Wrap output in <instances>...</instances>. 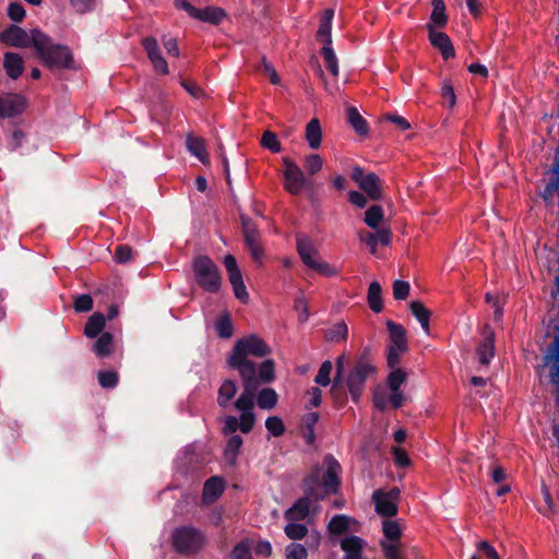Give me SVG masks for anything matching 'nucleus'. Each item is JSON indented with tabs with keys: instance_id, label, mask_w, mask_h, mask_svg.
<instances>
[{
	"instance_id": "1",
	"label": "nucleus",
	"mask_w": 559,
	"mask_h": 559,
	"mask_svg": "<svg viewBox=\"0 0 559 559\" xmlns=\"http://www.w3.org/2000/svg\"><path fill=\"white\" fill-rule=\"evenodd\" d=\"M341 473L342 466L338 461L332 454L325 455L322 465L316 464L302 479L305 496L285 512V519L304 520L309 514L312 501H322L330 495H337L341 490Z\"/></svg>"
},
{
	"instance_id": "2",
	"label": "nucleus",
	"mask_w": 559,
	"mask_h": 559,
	"mask_svg": "<svg viewBox=\"0 0 559 559\" xmlns=\"http://www.w3.org/2000/svg\"><path fill=\"white\" fill-rule=\"evenodd\" d=\"M35 35V51L46 67L72 68L73 56L67 46L53 44L51 37L44 32H36Z\"/></svg>"
},
{
	"instance_id": "3",
	"label": "nucleus",
	"mask_w": 559,
	"mask_h": 559,
	"mask_svg": "<svg viewBox=\"0 0 559 559\" xmlns=\"http://www.w3.org/2000/svg\"><path fill=\"white\" fill-rule=\"evenodd\" d=\"M171 545L178 555L191 557L203 550L207 545V537L193 525H181L173 531Z\"/></svg>"
},
{
	"instance_id": "4",
	"label": "nucleus",
	"mask_w": 559,
	"mask_h": 559,
	"mask_svg": "<svg viewBox=\"0 0 559 559\" xmlns=\"http://www.w3.org/2000/svg\"><path fill=\"white\" fill-rule=\"evenodd\" d=\"M194 281L200 288L210 294H217L222 286L218 266L207 255H198L192 263Z\"/></svg>"
},
{
	"instance_id": "5",
	"label": "nucleus",
	"mask_w": 559,
	"mask_h": 559,
	"mask_svg": "<svg viewBox=\"0 0 559 559\" xmlns=\"http://www.w3.org/2000/svg\"><path fill=\"white\" fill-rule=\"evenodd\" d=\"M240 221L245 246L249 251L253 262L257 263L258 265H262L265 257V251L262 243L261 233L257 224L248 215L240 214Z\"/></svg>"
},
{
	"instance_id": "6",
	"label": "nucleus",
	"mask_w": 559,
	"mask_h": 559,
	"mask_svg": "<svg viewBox=\"0 0 559 559\" xmlns=\"http://www.w3.org/2000/svg\"><path fill=\"white\" fill-rule=\"evenodd\" d=\"M296 250L302 261V263L309 269L318 272L324 276H332L336 272L334 267L324 261H318L314 255L318 254L317 249L313 247L312 240L308 236L297 235L296 237Z\"/></svg>"
},
{
	"instance_id": "7",
	"label": "nucleus",
	"mask_w": 559,
	"mask_h": 559,
	"mask_svg": "<svg viewBox=\"0 0 559 559\" xmlns=\"http://www.w3.org/2000/svg\"><path fill=\"white\" fill-rule=\"evenodd\" d=\"M350 177L370 200H383V181L376 173H365L361 166L355 165Z\"/></svg>"
},
{
	"instance_id": "8",
	"label": "nucleus",
	"mask_w": 559,
	"mask_h": 559,
	"mask_svg": "<svg viewBox=\"0 0 559 559\" xmlns=\"http://www.w3.org/2000/svg\"><path fill=\"white\" fill-rule=\"evenodd\" d=\"M269 352H233V355L228 359V366L231 369H237L245 381L247 386H255L257 381V368L255 364L248 359V354L263 357Z\"/></svg>"
},
{
	"instance_id": "9",
	"label": "nucleus",
	"mask_w": 559,
	"mask_h": 559,
	"mask_svg": "<svg viewBox=\"0 0 559 559\" xmlns=\"http://www.w3.org/2000/svg\"><path fill=\"white\" fill-rule=\"evenodd\" d=\"M374 373L376 367L362 360H359L349 371L346 384L353 402H359V399L365 390L367 379Z\"/></svg>"
},
{
	"instance_id": "10",
	"label": "nucleus",
	"mask_w": 559,
	"mask_h": 559,
	"mask_svg": "<svg viewBox=\"0 0 559 559\" xmlns=\"http://www.w3.org/2000/svg\"><path fill=\"white\" fill-rule=\"evenodd\" d=\"M401 498V490L397 487H392L389 491L377 489L372 493V501L374 503L376 512L380 516L392 518L397 514V503Z\"/></svg>"
},
{
	"instance_id": "11",
	"label": "nucleus",
	"mask_w": 559,
	"mask_h": 559,
	"mask_svg": "<svg viewBox=\"0 0 559 559\" xmlns=\"http://www.w3.org/2000/svg\"><path fill=\"white\" fill-rule=\"evenodd\" d=\"M41 32L39 28H33L27 33L24 28L11 24L0 33V43L17 48L33 47L35 49V33Z\"/></svg>"
},
{
	"instance_id": "12",
	"label": "nucleus",
	"mask_w": 559,
	"mask_h": 559,
	"mask_svg": "<svg viewBox=\"0 0 559 559\" xmlns=\"http://www.w3.org/2000/svg\"><path fill=\"white\" fill-rule=\"evenodd\" d=\"M224 265L227 271L228 280L233 286L235 297L242 304L249 300V294L242 280L241 271L234 255L227 254L224 258Z\"/></svg>"
},
{
	"instance_id": "13",
	"label": "nucleus",
	"mask_w": 559,
	"mask_h": 559,
	"mask_svg": "<svg viewBox=\"0 0 559 559\" xmlns=\"http://www.w3.org/2000/svg\"><path fill=\"white\" fill-rule=\"evenodd\" d=\"M283 163L285 165V189L289 193L298 195L307 185L305 174L301 168L290 158L285 157Z\"/></svg>"
},
{
	"instance_id": "14",
	"label": "nucleus",
	"mask_w": 559,
	"mask_h": 559,
	"mask_svg": "<svg viewBox=\"0 0 559 559\" xmlns=\"http://www.w3.org/2000/svg\"><path fill=\"white\" fill-rule=\"evenodd\" d=\"M26 100L20 94L0 96V119L14 118L25 109Z\"/></svg>"
},
{
	"instance_id": "15",
	"label": "nucleus",
	"mask_w": 559,
	"mask_h": 559,
	"mask_svg": "<svg viewBox=\"0 0 559 559\" xmlns=\"http://www.w3.org/2000/svg\"><path fill=\"white\" fill-rule=\"evenodd\" d=\"M430 44L440 51L442 58L448 60L455 56L451 38L443 32H437L432 25H426Z\"/></svg>"
},
{
	"instance_id": "16",
	"label": "nucleus",
	"mask_w": 559,
	"mask_h": 559,
	"mask_svg": "<svg viewBox=\"0 0 559 559\" xmlns=\"http://www.w3.org/2000/svg\"><path fill=\"white\" fill-rule=\"evenodd\" d=\"M389 345L386 349H407V336L405 328L394 321H386Z\"/></svg>"
},
{
	"instance_id": "17",
	"label": "nucleus",
	"mask_w": 559,
	"mask_h": 559,
	"mask_svg": "<svg viewBox=\"0 0 559 559\" xmlns=\"http://www.w3.org/2000/svg\"><path fill=\"white\" fill-rule=\"evenodd\" d=\"M225 489V483L222 477L213 476L209 478L204 486L202 492V500L204 503L211 504L216 501Z\"/></svg>"
},
{
	"instance_id": "18",
	"label": "nucleus",
	"mask_w": 559,
	"mask_h": 559,
	"mask_svg": "<svg viewBox=\"0 0 559 559\" xmlns=\"http://www.w3.org/2000/svg\"><path fill=\"white\" fill-rule=\"evenodd\" d=\"M364 539L356 535L343 538L340 543L341 549L345 552L343 559H362Z\"/></svg>"
},
{
	"instance_id": "19",
	"label": "nucleus",
	"mask_w": 559,
	"mask_h": 559,
	"mask_svg": "<svg viewBox=\"0 0 559 559\" xmlns=\"http://www.w3.org/2000/svg\"><path fill=\"white\" fill-rule=\"evenodd\" d=\"M3 68L10 79L16 80L24 71L23 58L16 52L8 51L3 56Z\"/></svg>"
},
{
	"instance_id": "20",
	"label": "nucleus",
	"mask_w": 559,
	"mask_h": 559,
	"mask_svg": "<svg viewBox=\"0 0 559 559\" xmlns=\"http://www.w3.org/2000/svg\"><path fill=\"white\" fill-rule=\"evenodd\" d=\"M334 17L333 9H325L320 17L319 28L316 37L323 45H332V20Z\"/></svg>"
},
{
	"instance_id": "21",
	"label": "nucleus",
	"mask_w": 559,
	"mask_h": 559,
	"mask_svg": "<svg viewBox=\"0 0 559 559\" xmlns=\"http://www.w3.org/2000/svg\"><path fill=\"white\" fill-rule=\"evenodd\" d=\"M409 311L414 318L420 323L423 330L429 334V322L431 311L419 300H413L409 304Z\"/></svg>"
},
{
	"instance_id": "22",
	"label": "nucleus",
	"mask_w": 559,
	"mask_h": 559,
	"mask_svg": "<svg viewBox=\"0 0 559 559\" xmlns=\"http://www.w3.org/2000/svg\"><path fill=\"white\" fill-rule=\"evenodd\" d=\"M305 138L312 150L320 147L322 142V129L319 119L312 118L307 123Z\"/></svg>"
},
{
	"instance_id": "23",
	"label": "nucleus",
	"mask_w": 559,
	"mask_h": 559,
	"mask_svg": "<svg viewBox=\"0 0 559 559\" xmlns=\"http://www.w3.org/2000/svg\"><path fill=\"white\" fill-rule=\"evenodd\" d=\"M367 301H368L369 308L374 313L382 312V310H383L382 287L379 282L373 281L369 284L368 293H367Z\"/></svg>"
},
{
	"instance_id": "24",
	"label": "nucleus",
	"mask_w": 559,
	"mask_h": 559,
	"mask_svg": "<svg viewBox=\"0 0 559 559\" xmlns=\"http://www.w3.org/2000/svg\"><path fill=\"white\" fill-rule=\"evenodd\" d=\"M227 16L224 9L219 7H206L200 9L195 20L218 25Z\"/></svg>"
},
{
	"instance_id": "25",
	"label": "nucleus",
	"mask_w": 559,
	"mask_h": 559,
	"mask_svg": "<svg viewBox=\"0 0 559 559\" xmlns=\"http://www.w3.org/2000/svg\"><path fill=\"white\" fill-rule=\"evenodd\" d=\"M432 12L430 15V21L427 25H432L436 27L442 28L448 24V14L445 13V4L443 0H432Z\"/></svg>"
},
{
	"instance_id": "26",
	"label": "nucleus",
	"mask_w": 559,
	"mask_h": 559,
	"mask_svg": "<svg viewBox=\"0 0 559 559\" xmlns=\"http://www.w3.org/2000/svg\"><path fill=\"white\" fill-rule=\"evenodd\" d=\"M347 122L358 135L365 136L368 134V122L354 106L347 108Z\"/></svg>"
},
{
	"instance_id": "27",
	"label": "nucleus",
	"mask_w": 559,
	"mask_h": 559,
	"mask_svg": "<svg viewBox=\"0 0 559 559\" xmlns=\"http://www.w3.org/2000/svg\"><path fill=\"white\" fill-rule=\"evenodd\" d=\"M186 145L188 151L195 156L201 163L205 164L207 154L204 140L192 134L187 135Z\"/></svg>"
},
{
	"instance_id": "28",
	"label": "nucleus",
	"mask_w": 559,
	"mask_h": 559,
	"mask_svg": "<svg viewBox=\"0 0 559 559\" xmlns=\"http://www.w3.org/2000/svg\"><path fill=\"white\" fill-rule=\"evenodd\" d=\"M543 367L549 366L550 382L559 388V352H545Z\"/></svg>"
},
{
	"instance_id": "29",
	"label": "nucleus",
	"mask_w": 559,
	"mask_h": 559,
	"mask_svg": "<svg viewBox=\"0 0 559 559\" xmlns=\"http://www.w3.org/2000/svg\"><path fill=\"white\" fill-rule=\"evenodd\" d=\"M106 318L100 312L93 313L84 326V334L90 338L98 336L105 326Z\"/></svg>"
},
{
	"instance_id": "30",
	"label": "nucleus",
	"mask_w": 559,
	"mask_h": 559,
	"mask_svg": "<svg viewBox=\"0 0 559 559\" xmlns=\"http://www.w3.org/2000/svg\"><path fill=\"white\" fill-rule=\"evenodd\" d=\"M236 382L233 380H225L218 389L217 404L221 407H226L237 393Z\"/></svg>"
},
{
	"instance_id": "31",
	"label": "nucleus",
	"mask_w": 559,
	"mask_h": 559,
	"mask_svg": "<svg viewBox=\"0 0 559 559\" xmlns=\"http://www.w3.org/2000/svg\"><path fill=\"white\" fill-rule=\"evenodd\" d=\"M233 349H270V347L257 334H249L239 338Z\"/></svg>"
},
{
	"instance_id": "32",
	"label": "nucleus",
	"mask_w": 559,
	"mask_h": 559,
	"mask_svg": "<svg viewBox=\"0 0 559 559\" xmlns=\"http://www.w3.org/2000/svg\"><path fill=\"white\" fill-rule=\"evenodd\" d=\"M347 332L348 329L346 323L344 321H341L325 330L324 338L328 342L337 345L346 340Z\"/></svg>"
},
{
	"instance_id": "33",
	"label": "nucleus",
	"mask_w": 559,
	"mask_h": 559,
	"mask_svg": "<svg viewBox=\"0 0 559 559\" xmlns=\"http://www.w3.org/2000/svg\"><path fill=\"white\" fill-rule=\"evenodd\" d=\"M383 218L384 213L382 206L373 204L365 212L364 222L368 227L377 229Z\"/></svg>"
},
{
	"instance_id": "34",
	"label": "nucleus",
	"mask_w": 559,
	"mask_h": 559,
	"mask_svg": "<svg viewBox=\"0 0 559 559\" xmlns=\"http://www.w3.org/2000/svg\"><path fill=\"white\" fill-rule=\"evenodd\" d=\"M349 521V516L345 514H336L330 520L328 530L333 535H342L348 531Z\"/></svg>"
},
{
	"instance_id": "35",
	"label": "nucleus",
	"mask_w": 559,
	"mask_h": 559,
	"mask_svg": "<svg viewBox=\"0 0 559 559\" xmlns=\"http://www.w3.org/2000/svg\"><path fill=\"white\" fill-rule=\"evenodd\" d=\"M277 403V393L272 388L262 389L257 396V404L262 409H271Z\"/></svg>"
},
{
	"instance_id": "36",
	"label": "nucleus",
	"mask_w": 559,
	"mask_h": 559,
	"mask_svg": "<svg viewBox=\"0 0 559 559\" xmlns=\"http://www.w3.org/2000/svg\"><path fill=\"white\" fill-rule=\"evenodd\" d=\"M382 532L388 543H400L402 537V528L396 521L384 520L382 523Z\"/></svg>"
},
{
	"instance_id": "37",
	"label": "nucleus",
	"mask_w": 559,
	"mask_h": 559,
	"mask_svg": "<svg viewBox=\"0 0 559 559\" xmlns=\"http://www.w3.org/2000/svg\"><path fill=\"white\" fill-rule=\"evenodd\" d=\"M241 445H242V438L240 436L234 435L228 439L227 445L225 448V457L229 464H231V465L236 464V460H237V456H238Z\"/></svg>"
},
{
	"instance_id": "38",
	"label": "nucleus",
	"mask_w": 559,
	"mask_h": 559,
	"mask_svg": "<svg viewBox=\"0 0 559 559\" xmlns=\"http://www.w3.org/2000/svg\"><path fill=\"white\" fill-rule=\"evenodd\" d=\"M142 46L147 55V58L150 59L151 63L153 64L160 58H163L162 51L159 49L157 39L155 37L148 36L143 38Z\"/></svg>"
},
{
	"instance_id": "39",
	"label": "nucleus",
	"mask_w": 559,
	"mask_h": 559,
	"mask_svg": "<svg viewBox=\"0 0 559 559\" xmlns=\"http://www.w3.org/2000/svg\"><path fill=\"white\" fill-rule=\"evenodd\" d=\"M97 380L102 388L114 389L118 384L119 374L115 369L99 370L97 373Z\"/></svg>"
},
{
	"instance_id": "40",
	"label": "nucleus",
	"mask_w": 559,
	"mask_h": 559,
	"mask_svg": "<svg viewBox=\"0 0 559 559\" xmlns=\"http://www.w3.org/2000/svg\"><path fill=\"white\" fill-rule=\"evenodd\" d=\"M321 56L324 59L328 70L334 75H338V61L332 48V45H323Z\"/></svg>"
},
{
	"instance_id": "41",
	"label": "nucleus",
	"mask_w": 559,
	"mask_h": 559,
	"mask_svg": "<svg viewBox=\"0 0 559 559\" xmlns=\"http://www.w3.org/2000/svg\"><path fill=\"white\" fill-rule=\"evenodd\" d=\"M380 547L383 552L384 559H403L402 543H388L385 540H381Z\"/></svg>"
},
{
	"instance_id": "42",
	"label": "nucleus",
	"mask_w": 559,
	"mask_h": 559,
	"mask_svg": "<svg viewBox=\"0 0 559 559\" xmlns=\"http://www.w3.org/2000/svg\"><path fill=\"white\" fill-rule=\"evenodd\" d=\"M252 386L245 385L243 392L240 394V396L235 402V407L238 411H241V413L245 412H251V409L254 406L253 397L254 394L250 391Z\"/></svg>"
},
{
	"instance_id": "43",
	"label": "nucleus",
	"mask_w": 559,
	"mask_h": 559,
	"mask_svg": "<svg viewBox=\"0 0 559 559\" xmlns=\"http://www.w3.org/2000/svg\"><path fill=\"white\" fill-rule=\"evenodd\" d=\"M230 559H253L248 539L237 543L229 554Z\"/></svg>"
},
{
	"instance_id": "44",
	"label": "nucleus",
	"mask_w": 559,
	"mask_h": 559,
	"mask_svg": "<svg viewBox=\"0 0 559 559\" xmlns=\"http://www.w3.org/2000/svg\"><path fill=\"white\" fill-rule=\"evenodd\" d=\"M407 373L402 368L392 370L386 379L388 386L391 391H396L406 381Z\"/></svg>"
},
{
	"instance_id": "45",
	"label": "nucleus",
	"mask_w": 559,
	"mask_h": 559,
	"mask_svg": "<svg viewBox=\"0 0 559 559\" xmlns=\"http://www.w3.org/2000/svg\"><path fill=\"white\" fill-rule=\"evenodd\" d=\"M284 532L289 539L300 540L307 536L308 527L300 523H288Z\"/></svg>"
},
{
	"instance_id": "46",
	"label": "nucleus",
	"mask_w": 559,
	"mask_h": 559,
	"mask_svg": "<svg viewBox=\"0 0 559 559\" xmlns=\"http://www.w3.org/2000/svg\"><path fill=\"white\" fill-rule=\"evenodd\" d=\"M308 551L305 545L290 543L285 547V559H307Z\"/></svg>"
},
{
	"instance_id": "47",
	"label": "nucleus",
	"mask_w": 559,
	"mask_h": 559,
	"mask_svg": "<svg viewBox=\"0 0 559 559\" xmlns=\"http://www.w3.org/2000/svg\"><path fill=\"white\" fill-rule=\"evenodd\" d=\"M216 331L219 337L222 338H228L234 333V326L231 323V320L229 318V314H223L219 317V319L216 321Z\"/></svg>"
},
{
	"instance_id": "48",
	"label": "nucleus",
	"mask_w": 559,
	"mask_h": 559,
	"mask_svg": "<svg viewBox=\"0 0 559 559\" xmlns=\"http://www.w3.org/2000/svg\"><path fill=\"white\" fill-rule=\"evenodd\" d=\"M261 145L264 148H267L269 151H271L272 153H278L282 150V145H281V142L278 141V139H277V135L274 132L270 131V130H266L262 134Z\"/></svg>"
},
{
	"instance_id": "49",
	"label": "nucleus",
	"mask_w": 559,
	"mask_h": 559,
	"mask_svg": "<svg viewBox=\"0 0 559 559\" xmlns=\"http://www.w3.org/2000/svg\"><path fill=\"white\" fill-rule=\"evenodd\" d=\"M333 369L332 362L325 360L321 364L319 371L314 378L317 384L326 386L331 383V371Z\"/></svg>"
},
{
	"instance_id": "50",
	"label": "nucleus",
	"mask_w": 559,
	"mask_h": 559,
	"mask_svg": "<svg viewBox=\"0 0 559 559\" xmlns=\"http://www.w3.org/2000/svg\"><path fill=\"white\" fill-rule=\"evenodd\" d=\"M265 427L269 432L274 437H281L284 435L286 428L281 417L270 416L265 420Z\"/></svg>"
},
{
	"instance_id": "51",
	"label": "nucleus",
	"mask_w": 559,
	"mask_h": 559,
	"mask_svg": "<svg viewBox=\"0 0 559 559\" xmlns=\"http://www.w3.org/2000/svg\"><path fill=\"white\" fill-rule=\"evenodd\" d=\"M411 292V285L403 280H395L393 282V297L395 300H405Z\"/></svg>"
},
{
	"instance_id": "52",
	"label": "nucleus",
	"mask_w": 559,
	"mask_h": 559,
	"mask_svg": "<svg viewBox=\"0 0 559 559\" xmlns=\"http://www.w3.org/2000/svg\"><path fill=\"white\" fill-rule=\"evenodd\" d=\"M259 378L263 383H270L274 380V362L272 360L266 359L261 364Z\"/></svg>"
},
{
	"instance_id": "53",
	"label": "nucleus",
	"mask_w": 559,
	"mask_h": 559,
	"mask_svg": "<svg viewBox=\"0 0 559 559\" xmlns=\"http://www.w3.org/2000/svg\"><path fill=\"white\" fill-rule=\"evenodd\" d=\"M7 14L13 22L21 23L26 16V11L20 2H11Z\"/></svg>"
},
{
	"instance_id": "54",
	"label": "nucleus",
	"mask_w": 559,
	"mask_h": 559,
	"mask_svg": "<svg viewBox=\"0 0 559 559\" xmlns=\"http://www.w3.org/2000/svg\"><path fill=\"white\" fill-rule=\"evenodd\" d=\"M322 158L318 154H311L305 158V167L311 176L318 174L322 169Z\"/></svg>"
},
{
	"instance_id": "55",
	"label": "nucleus",
	"mask_w": 559,
	"mask_h": 559,
	"mask_svg": "<svg viewBox=\"0 0 559 559\" xmlns=\"http://www.w3.org/2000/svg\"><path fill=\"white\" fill-rule=\"evenodd\" d=\"M441 97L444 103H448L449 107H454L456 104V95L454 93L451 81L444 80L441 86Z\"/></svg>"
},
{
	"instance_id": "56",
	"label": "nucleus",
	"mask_w": 559,
	"mask_h": 559,
	"mask_svg": "<svg viewBox=\"0 0 559 559\" xmlns=\"http://www.w3.org/2000/svg\"><path fill=\"white\" fill-rule=\"evenodd\" d=\"M481 336L478 349H495V332L489 325H484Z\"/></svg>"
},
{
	"instance_id": "57",
	"label": "nucleus",
	"mask_w": 559,
	"mask_h": 559,
	"mask_svg": "<svg viewBox=\"0 0 559 559\" xmlns=\"http://www.w3.org/2000/svg\"><path fill=\"white\" fill-rule=\"evenodd\" d=\"M133 251L128 245H119L115 251V260L118 263L124 264L132 260Z\"/></svg>"
},
{
	"instance_id": "58",
	"label": "nucleus",
	"mask_w": 559,
	"mask_h": 559,
	"mask_svg": "<svg viewBox=\"0 0 559 559\" xmlns=\"http://www.w3.org/2000/svg\"><path fill=\"white\" fill-rule=\"evenodd\" d=\"M93 308V298L87 295L83 294L76 297L74 301V309L76 312H86L92 310Z\"/></svg>"
},
{
	"instance_id": "59",
	"label": "nucleus",
	"mask_w": 559,
	"mask_h": 559,
	"mask_svg": "<svg viewBox=\"0 0 559 559\" xmlns=\"http://www.w3.org/2000/svg\"><path fill=\"white\" fill-rule=\"evenodd\" d=\"M255 423V417L252 412H245L240 415V423H239V429L243 433H249Z\"/></svg>"
},
{
	"instance_id": "60",
	"label": "nucleus",
	"mask_w": 559,
	"mask_h": 559,
	"mask_svg": "<svg viewBox=\"0 0 559 559\" xmlns=\"http://www.w3.org/2000/svg\"><path fill=\"white\" fill-rule=\"evenodd\" d=\"M392 453L394 456L395 464L399 465L400 467H407L411 465V460L408 457L407 452L404 449L399 448V447H393Z\"/></svg>"
},
{
	"instance_id": "61",
	"label": "nucleus",
	"mask_w": 559,
	"mask_h": 559,
	"mask_svg": "<svg viewBox=\"0 0 559 559\" xmlns=\"http://www.w3.org/2000/svg\"><path fill=\"white\" fill-rule=\"evenodd\" d=\"M69 2L75 12L80 14L92 11L95 4L94 0H69Z\"/></svg>"
},
{
	"instance_id": "62",
	"label": "nucleus",
	"mask_w": 559,
	"mask_h": 559,
	"mask_svg": "<svg viewBox=\"0 0 559 559\" xmlns=\"http://www.w3.org/2000/svg\"><path fill=\"white\" fill-rule=\"evenodd\" d=\"M114 343V336L109 332H102L92 349H109Z\"/></svg>"
},
{
	"instance_id": "63",
	"label": "nucleus",
	"mask_w": 559,
	"mask_h": 559,
	"mask_svg": "<svg viewBox=\"0 0 559 559\" xmlns=\"http://www.w3.org/2000/svg\"><path fill=\"white\" fill-rule=\"evenodd\" d=\"M359 239L361 242L366 243L372 254L377 252L378 242L377 236L370 231L362 230L359 233Z\"/></svg>"
},
{
	"instance_id": "64",
	"label": "nucleus",
	"mask_w": 559,
	"mask_h": 559,
	"mask_svg": "<svg viewBox=\"0 0 559 559\" xmlns=\"http://www.w3.org/2000/svg\"><path fill=\"white\" fill-rule=\"evenodd\" d=\"M477 550L488 559H500L497 550L487 540L478 543Z\"/></svg>"
}]
</instances>
